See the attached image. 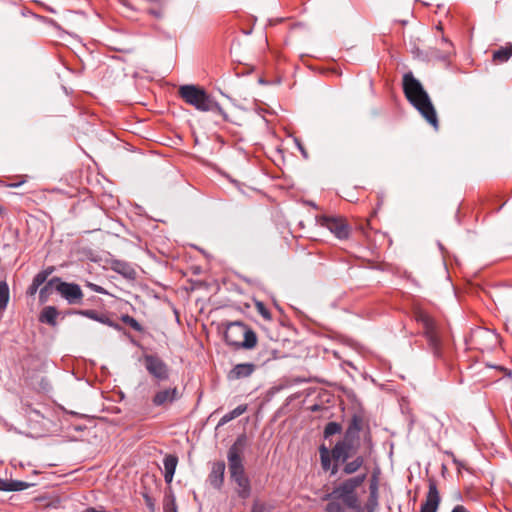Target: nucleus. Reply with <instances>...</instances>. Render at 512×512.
<instances>
[{"label": "nucleus", "mask_w": 512, "mask_h": 512, "mask_svg": "<svg viewBox=\"0 0 512 512\" xmlns=\"http://www.w3.org/2000/svg\"><path fill=\"white\" fill-rule=\"evenodd\" d=\"M367 474L361 473L350 477L326 493L322 500L328 501L326 512H364L357 489L366 481Z\"/></svg>", "instance_id": "nucleus-1"}, {"label": "nucleus", "mask_w": 512, "mask_h": 512, "mask_svg": "<svg viewBox=\"0 0 512 512\" xmlns=\"http://www.w3.org/2000/svg\"><path fill=\"white\" fill-rule=\"evenodd\" d=\"M247 436L242 433L237 436L227 452L228 470L230 479L236 484V493L239 498L246 500L251 496V482L246 474L242 453L247 446Z\"/></svg>", "instance_id": "nucleus-2"}, {"label": "nucleus", "mask_w": 512, "mask_h": 512, "mask_svg": "<svg viewBox=\"0 0 512 512\" xmlns=\"http://www.w3.org/2000/svg\"><path fill=\"white\" fill-rule=\"evenodd\" d=\"M402 84L404 94L410 104L417 109L430 125L438 129L436 110L421 82L409 71L403 75Z\"/></svg>", "instance_id": "nucleus-3"}, {"label": "nucleus", "mask_w": 512, "mask_h": 512, "mask_svg": "<svg viewBox=\"0 0 512 512\" xmlns=\"http://www.w3.org/2000/svg\"><path fill=\"white\" fill-rule=\"evenodd\" d=\"M179 96L189 105L201 112H214L228 119L227 113L220 104L209 95L206 90L198 85L186 84L179 87Z\"/></svg>", "instance_id": "nucleus-4"}, {"label": "nucleus", "mask_w": 512, "mask_h": 512, "mask_svg": "<svg viewBox=\"0 0 512 512\" xmlns=\"http://www.w3.org/2000/svg\"><path fill=\"white\" fill-rule=\"evenodd\" d=\"M416 320L423 327V335L430 351L433 353L434 357L440 358L442 356V342L434 320L423 311L416 313Z\"/></svg>", "instance_id": "nucleus-5"}, {"label": "nucleus", "mask_w": 512, "mask_h": 512, "mask_svg": "<svg viewBox=\"0 0 512 512\" xmlns=\"http://www.w3.org/2000/svg\"><path fill=\"white\" fill-rule=\"evenodd\" d=\"M358 448L359 443L344 438L337 441L330 450L333 458L332 474H337L341 463L347 462V460L353 458L357 454Z\"/></svg>", "instance_id": "nucleus-6"}, {"label": "nucleus", "mask_w": 512, "mask_h": 512, "mask_svg": "<svg viewBox=\"0 0 512 512\" xmlns=\"http://www.w3.org/2000/svg\"><path fill=\"white\" fill-rule=\"evenodd\" d=\"M143 363L147 372L158 381H165L169 378L168 365L159 356L144 354Z\"/></svg>", "instance_id": "nucleus-7"}, {"label": "nucleus", "mask_w": 512, "mask_h": 512, "mask_svg": "<svg viewBox=\"0 0 512 512\" xmlns=\"http://www.w3.org/2000/svg\"><path fill=\"white\" fill-rule=\"evenodd\" d=\"M236 333L238 336L243 337V341L239 342L238 348L244 349H252L257 344V335L256 333L248 328L245 324L241 322H232L228 325V335L227 338L230 340L231 335Z\"/></svg>", "instance_id": "nucleus-8"}, {"label": "nucleus", "mask_w": 512, "mask_h": 512, "mask_svg": "<svg viewBox=\"0 0 512 512\" xmlns=\"http://www.w3.org/2000/svg\"><path fill=\"white\" fill-rule=\"evenodd\" d=\"M58 292L70 305L80 304L83 298V292L77 283L65 282L60 278L56 286Z\"/></svg>", "instance_id": "nucleus-9"}, {"label": "nucleus", "mask_w": 512, "mask_h": 512, "mask_svg": "<svg viewBox=\"0 0 512 512\" xmlns=\"http://www.w3.org/2000/svg\"><path fill=\"white\" fill-rule=\"evenodd\" d=\"M321 226L327 228L338 239L344 240L349 237L350 227L341 217L323 216L320 220Z\"/></svg>", "instance_id": "nucleus-10"}, {"label": "nucleus", "mask_w": 512, "mask_h": 512, "mask_svg": "<svg viewBox=\"0 0 512 512\" xmlns=\"http://www.w3.org/2000/svg\"><path fill=\"white\" fill-rule=\"evenodd\" d=\"M226 465L224 461H216L213 463L211 471L208 476L210 485L219 490L224 483Z\"/></svg>", "instance_id": "nucleus-11"}, {"label": "nucleus", "mask_w": 512, "mask_h": 512, "mask_svg": "<svg viewBox=\"0 0 512 512\" xmlns=\"http://www.w3.org/2000/svg\"><path fill=\"white\" fill-rule=\"evenodd\" d=\"M440 496L435 483L429 484L425 502L421 505L420 512H437Z\"/></svg>", "instance_id": "nucleus-12"}, {"label": "nucleus", "mask_w": 512, "mask_h": 512, "mask_svg": "<svg viewBox=\"0 0 512 512\" xmlns=\"http://www.w3.org/2000/svg\"><path fill=\"white\" fill-rule=\"evenodd\" d=\"M179 398V392L176 387L160 390L153 396L152 403L154 406H164L171 404Z\"/></svg>", "instance_id": "nucleus-13"}, {"label": "nucleus", "mask_w": 512, "mask_h": 512, "mask_svg": "<svg viewBox=\"0 0 512 512\" xmlns=\"http://www.w3.org/2000/svg\"><path fill=\"white\" fill-rule=\"evenodd\" d=\"M454 53L452 43L446 37L441 38V48H429L427 54L435 59L445 61Z\"/></svg>", "instance_id": "nucleus-14"}, {"label": "nucleus", "mask_w": 512, "mask_h": 512, "mask_svg": "<svg viewBox=\"0 0 512 512\" xmlns=\"http://www.w3.org/2000/svg\"><path fill=\"white\" fill-rule=\"evenodd\" d=\"M256 369V365L253 363H240L235 365L228 373L227 377L229 380H238L247 378L253 374Z\"/></svg>", "instance_id": "nucleus-15"}, {"label": "nucleus", "mask_w": 512, "mask_h": 512, "mask_svg": "<svg viewBox=\"0 0 512 512\" xmlns=\"http://www.w3.org/2000/svg\"><path fill=\"white\" fill-rule=\"evenodd\" d=\"M75 314L82 315L99 323L105 324L109 327H112L116 330H121V326L118 323L112 321L107 315L99 314L95 310H78L74 312Z\"/></svg>", "instance_id": "nucleus-16"}, {"label": "nucleus", "mask_w": 512, "mask_h": 512, "mask_svg": "<svg viewBox=\"0 0 512 512\" xmlns=\"http://www.w3.org/2000/svg\"><path fill=\"white\" fill-rule=\"evenodd\" d=\"M362 429V419L353 415L348 427L346 428L343 438L346 440L353 441L355 443H359V434Z\"/></svg>", "instance_id": "nucleus-17"}, {"label": "nucleus", "mask_w": 512, "mask_h": 512, "mask_svg": "<svg viewBox=\"0 0 512 512\" xmlns=\"http://www.w3.org/2000/svg\"><path fill=\"white\" fill-rule=\"evenodd\" d=\"M343 465L342 473L345 475H352L358 472L362 467L365 466V457L363 455L356 454L353 458L347 460V462L341 463ZM367 470V468H365ZM367 474V471L365 472Z\"/></svg>", "instance_id": "nucleus-18"}, {"label": "nucleus", "mask_w": 512, "mask_h": 512, "mask_svg": "<svg viewBox=\"0 0 512 512\" xmlns=\"http://www.w3.org/2000/svg\"><path fill=\"white\" fill-rule=\"evenodd\" d=\"M60 281V277H52L46 281L39 290V302L41 304L46 303L49 300L50 295L53 291H56V286Z\"/></svg>", "instance_id": "nucleus-19"}, {"label": "nucleus", "mask_w": 512, "mask_h": 512, "mask_svg": "<svg viewBox=\"0 0 512 512\" xmlns=\"http://www.w3.org/2000/svg\"><path fill=\"white\" fill-rule=\"evenodd\" d=\"M178 464V458L175 455L169 454L163 460L164 465V479L167 484L173 481L175 470Z\"/></svg>", "instance_id": "nucleus-20"}, {"label": "nucleus", "mask_w": 512, "mask_h": 512, "mask_svg": "<svg viewBox=\"0 0 512 512\" xmlns=\"http://www.w3.org/2000/svg\"><path fill=\"white\" fill-rule=\"evenodd\" d=\"M512 56V43L508 42L505 46L500 47L497 50H494L492 53V60L495 63H505Z\"/></svg>", "instance_id": "nucleus-21"}, {"label": "nucleus", "mask_w": 512, "mask_h": 512, "mask_svg": "<svg viewBox=\"0 0 512 512\" xmlns=\"http://www.w3.org/2000/svg\"><path fill=\"white\" fill-rule=\"evenodd\" d=\"M57 316H58V310L54 306H46L43 308L39 315V321L41 323H46L50 326H56L57 324Z\"/></svg>", "instance_id": "nucleus-22"}, {"label": "nucleus", "mask_w": 512, "mask_h": 512, "mask_svg": "<svg viewBox=\"0 0 512 512\" xmlns=\"http://www.w3.org/2000/svg\"><path fill=\"white\" fill-rule=\"evenodd\" d=\"M319 454H320V461H321L322 469L324 471H330V475H333L332 474V467H333L332 452L330 451V449L327 446L322 444L319 447Z\"/></svg>", "instance_id": "nucleus-23"}, {"label": "nucleus", "mask_w": 512, "mask_h": 512, "mask_svg": "<svg viewBox=\"0 0 512 512\" xmlns=\"http://www.w3.org/2000/svg\"><path fill=\"white\" fill-rule=\"evenodd\" d=\"M246 411H247V405L246 404L238 405L232 411L226 413L225 415H223L221 417V419L218 422L217 427L224 426L228 422H230L233 419H235V418L241 416L242 414H244Z\"/></svg>", "instance_id": "nucleus-24"}, {"label": "nucleus", "mask_w": 512, "mask_h": 512, "mask_svg": "<svg viewBox=\"0 0 512 512\" xmlns=\"http://www.w3.org/2000/svg\"><path fill=\"white\" fill-rule=\"evenodd\" d=\"M163 510L164 512H177L176 499L171 489L164 494Z\"/></svg>", "instance_id": "nucleus-25"}, {"label": "nucleus", "mask_w": 512, "mask_h": 512, "mask_svg": "<svg viewBox=\"0 0 512 512\" xmlns=\"http://www.w3.org/2000/svg\"><path fill=\"white\" fill-rule=\"evenodd\" d=\"M342 431V425L338 422H328L323 431V436L325 439H329L331 436L335 434H339Z\"/></svg>", "instance_id": "nucleus-26"}, {"label": "nucleus", "mask_w": 512, "mask_h": 512, "mask_svg": "<svg viewBox=\"0 0 512 512\" xmlns=\"http://www.w3.org/2000/svg\"><path fill=\"white\" fill-rule=\"evenodd\" d=\"M121 321L137 332L143 331V326L134 317L128 314L122 315Z\"/></svg>", "instance_id": "nucleus-27"}, {"label": "nucleus", "mask_w": 512, "mask_h": 512, "mask_svg": "<svg viewBox=\"0 0 512 512\" xmlns=\"http://www.w3.org/2000/svg\"><path fill=\"white\" fill-rule=\"evenodd\" d=\"M32 485L33 484L25 481L10 479V492L26 490Z\"/></svg>", "instance_id": "nucleus-28"}, {"label": "nucleus", "mask_w": 512, "mask_h": 512, "mask_svg": "<svg viewBox=\"0 0 512 512\" xmlns=\"http://www.w3.org/2000/svg\"><path fill=\"white\" fill-rule=\"evenodd\" d=\"M114 270L126 277H131L134 271L129 267L127 263L116 261Z\"/></svg>", "instance_id": "nucleus-29"}, {"label": "nucleus", "mask_w": 512, "mask_h": 512, "mask_svg": "<svg viewBox=\"0 0 512 512\" xmlns=\"http://www.w3.org/2000/svg\"><path fill=\"white\" fill-rule=\"evenodd\" d=\"M43 284L44 283L42 281H40V279H38L36 276H34L31 285L28 287V289L26 291L27 296H29V297L34 296L40 290V287Z\"/></svg>", "instance_id": "nucleus-30"}, {"label": "nucleus", "mask_w": 512, "mask_h": 512, "mask_svg": "<svg viewBox=\"0 0 512 512\" xmlns=\"http://www.w3.org/2000/svg\"><path fill=\"white\" fill-rule=\"evenodd\" d=\"M378 505V496L369 495L368 500L363 509L366 512H376Z\"/></svg>", "instance_id": "nucleus-31"}, {"label": "nucleus", "mask_w": 512, "mask_h": 512, "mask_svg": "<svg viewBox=\"0 0 512 512\" xmlns=\"http://www.w3.org/2000/svg\"><path fill=\"white\" fill-rule=\"evenodd\" d=\"M271 510V506L267 505L266 503L260 502L259 500H255L252 503L250 512H271Z\"/></svg>", "instance_id": "nucleus-32"}, {"label": "nucleus", "mask_w": 512, "mask_h": 512, "mask_svg": "<svg viewBox=\"0 0 512 512\" xmlns=\"http://www.w3.org/2000/svg\"><path fill=\"white\" fill-rule=\"evenodd\" d=\"M227 335H228V327L226 328V331H225V333H224V339H225V342H226V344H227V345H229V346H233V347H235V348H238V346H239V342H240L239 338H240L241 336H238V335L234 332V333L230 336V337H231V339L229 340V339L227 338Z\"/></svg>", "instance_id": "nucleus-33"}, {"label": "nucleus", "mask_w": 512, "mask_h": 512, "mask_svg": "<svg viewBox=\"0 0 512 512\" xmlns=\"http://www.w3.org/2000/svg\"><path fill=\"white\" fill-rule=\"evenodd\" d=\"M256 308L258 313L266 320H270L272 318L270 311L266 308L263 302L257 301Z\"/></svg>", "instance_id": "nucleus-34"}, {"label": "nucleus", "mask_w": 512, "mask_h": 512, "mask_svg": "<svg viewBox=\"0 0 512 512\" xmlns=\"http://www.w3.org/2000/svg\"><path fill=\"white\" fill-rule=\"evenodd\" d=\"M55 268L53 266H49L46 269L40 271L35 276L40 279L43 283L48 281V277L54 272Z\"/></svg>", "instance_id": "nucleus-35"}, {"label": "nucleus", "mask_w": 512, "mask_h": 512, "mask_svg": "<svg viewBox=\"0 0 512 512\" xmlns=\"http://www.w3.org/2000/svg\"><path fill=\"white\" fill-rule=\"evenodd\" d=\"M55 268L53 266H49L46 269L40 271L35 276L40 279L43 283L48 281V277L54 272Z\"/></svg>", "instance_id": "nucleus-36"}, {"label": "nucleus", "mask_w": 512, "mask_h": 512, "mask_svg": "<svg viewBox=\"0 0 512 512\" xmlns=\"http://www.w3.org/2000/svg\"><path fill=\"white\" fill-rule=\"evenodd\" d=\"M369 495L378 496V482L376 476H373L369 485Z\"/></svg>", "instance_id": "nucleus-37"}, {"label": "nucleus", "mask_w": 512, "mask_h": 512, "mask_svg": "<svg viewBox=\"0 0 512 512\" xmlns=\"http://www.w3.org/2000/svg\"><path fill=\"white\" fill-rule=\"evenodd\" d=\"M0 491L10 492V479L0 478Z\"/></svg>", "instance_id": "nucleus-38"}, {"label": "nucleus", "mask_w": 512, "mask_h": 512, "mask_svg": "<svg viewBox=\"0 0 512 512\" xmlns=\"http://www.w3.org/2000/svg\"><path fill=\"white\" fill-rule=\"evenodd\" d=\"M88 287L91 288V290H93L94 292H97V293H100V294H106V290L97 285V284H93V283H88Z\"/></svg>", "instance_id": "nucleus-39"}, {"label": "nucleus", "mask_w": 512, "mask_h": 512, "mask_svg": "<svg viewBox=\"0 0 512 512\" xmlns=\"http://www.w3.org/2000/svg\"><path fill=\"white\" fill-rule=\"evenodd\" d=\"M295 142H296V145H297V148L299 149V151L301 152L302 156L304 158H308V153L307 151L305 150V148L303 147V145L301 144V142L298 140V139H295Z\"/></svg>", "instance_id": "nucleus-40"}, {"label": "nucleus", "mask_w": 512, "mask_h": 512, "mask_svg": "<svg viewBox=\"0 0 512 512\" xmlns=\"http://www.w3.org/2000/svg\"><path fill=\"white\" fill-rule=\"evenodd\" d=\"M451 512H470L465 506L463 505H456Z\"/></svg>", "instance_id": "nucleus-41"}, {"label": "nucleus", "mask_w": 512, "mask_h": 512, "mask_svg": "<svg viewBox=\"0 0 512 512\" xmlns=\"http://www.w3.org/2000/svg\"><path fill=\"white\" fill-rule=\"evenodd\" d=\"M222 95L225 96L231 103L234 104V100L230 96L224 94L223 92H222Z\"/></svg>", "instance_id": "nucleus-42"}, {"label": "nucleus", "mask_w": 512, "mask_h": 512, "mask_svg": "<svg viewBox=\"0 0 512 512\" xmlns=\"http://www.w3.org/2000/svg\"><path fill=\"white\" fill-rule=\"evenodd\" d=\"M21 184H22V182H19V183H13V184H10V187L17 188V187H19Z\"/></svg>", "instance_id": "nucleus-43"}, {"label": "nucleus", "mask_w": 512, "mask_h": 512, "mask_svg": "<svg viewBox=\"0 0 512 512\" xmlns=\"http://www.w3.org/2000/svg\"><path fill=\"white\" fill-rule=\"evenodd\" d=\"M417 56L420 55L421 51L419 48H416L414 51H413Z\"/></svg>", "instance_id": "nucleus-44"}, {"label": "nucleus", "mask_w": 512, "mask_h": 512, "mask_svg": "<svg viewBox=\"0 0 512 512\" xmlns=\"http://www.w3.org/2000/svg\"><path fill=\"white\" fill-rule=\"evenodd\" d=\"M318 409H319V406H318V405H314V406L312 407V410H313V411H316V410H318Z\"/></svg>", "instance_id": "nucleus-45"}, {"label": "nucleus", "mask_w": 512, "mask_h": 512, "mask_svg": "<svg viewBox=\"0 0 512 512\" xmlns=\"http://www.w3.org/2000/svg\"><path fill=\"white\" fill-rule=\"evenodd\" d=\"M438 246H439L440 250L443 252V250H444L443 245L441 243H438Z\"/></svg>", "instance_id": "nucleus-46"}, {"label": "nucleus", "mask_w": 512, "mask_h": 512, "mask_svg": "<svg viewBox=\"0 0 512 512\" xmlns=\"http://www.w3.org/2000/svg\"><path fill=\"white\" fill-rule=\"evenodd\" d=\"M151 13H152L153 15H155L156 17H158V16H159V13H158V12L151 11Z\"/></svg>", "instance_id": "nucleus-47"}, {"label": "nucleus", "mask_w": 512, "mask_h": 512, "mask_svg": "<svg viewBox=\"0 0 512 512\" xmlns=\"http://www.w3.org/2000/svg\"><path fill=\"white\" fill-rule=\"evenodd\" d=\"M437 29H439V30H441V29H442V27H441V25H440V24L437 26Z\"/></svg>", "instance_id": "nucleus-48"}]
</instances>
